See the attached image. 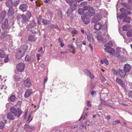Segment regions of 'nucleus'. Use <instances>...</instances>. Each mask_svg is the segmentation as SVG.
<instances>
[{"label": "nucleus", "mask_w": 132, "mask_h": 132, "mask_svg": "<svg viewBox=\"0 0 132 132\" xmlns=\"http://www.w3.org/2000/svg\"><path fill=\"white\" fill-rule=\"evenodd\" d=\"M120 123V121L119 120H117L113 121L112 123V125H114Z\"/></svg>", "instance_id": "f704fd0d"}, {"label": "nucleus", "mask_w": 132, "mask_h": 132, "mask_svg": "<svg viewBox=\"0 0 132 132\" xmlns=\"http://www.w3.org/2000/svg\"><path fill=\"white\" fill-rule=\"evenodd\" d=\"M25 54V53L23 51L20 50L17 51L16 53L15 57L18 60L21 59Z\"/></svg>", "instance_id": "7ed1b4c3"}, {"label": "nucleus", "mask_w": 132, "mask_h": 132, "mask_svg": "<svg viewBox=\"0 0 132 132\" xmlns=\"http://www.w3.org/2000/svg\"><path fill=\"white\" fill-rule=\"evenodd\" d=\"M104 46L106 47L104 49V50L105 51L110 53V54L112 55L115 54L114 50L113 48L108 46L107 45V44H105L104 45Z\"/></svg>", "instance_id": "20e7f679"}, {"label": "nucleus", "mask_w": 132, "mask_h": 132, "mask_svg": "<svg viewBox=\"0 0 132 132\" xmlns=\"http://www.w3.org/2000/svg\"><path fill=\"white\" fill-rule=\"evenodd\" d=\"M128 96L129 98H132V91L129 92Z\"/></svg>", "instance_id": "58836bf2"}, {"label": "nucleus", "mask_w": 132, "mask_h": 132, "mask_svg": "<svg viewBox=\"0 0 132 132\" xmlns=\"http://www.w3.org/2000/svg\"><path fill=\"white\" fill-rule=\"evenodd\" d=\"M123 49L119 47H117L116 49L117 50V53L116 55V56L117 57V54H120V53L122 51V50H123Z\"/></svg>", "instance_id": "bb28decb"}, {"label": "nucleus", "mask_w": 132, "mask_h": 132, "mask_svg": "<svg viewBox=\"0 0 132 132\" xmlns=\"http://www.w3.org/2000/svg\"><path fill=\"white\" fill-rule=\"evenodd\" d=\"M127 35L128 37H130L132 36V30L131 29L127 33Z\"/></svg>", "instance_id": "cd10ccee"}, {"label": "nucleus", "mask_w": 132, "mask_h": 132, "mask_svg": "<svg viewBox=\"0 0 132 132\" xmlns=\"http://www.w3.org/2000/svg\"><path fill=\"white\" fill-rule=\"evenodd\" d=\"M77 1H75L73 3L70 4L71 8L73 10L75 9L77 5Z\"/></svg>", "instance_id": "f3484780"}, {"label": "nucleus", "mask_w": 132, "mask_h": 132, "mask_svg": "<svg viewBox=\"0 0 132 132\" xmlns=\"http://www.w3.org/2000/svg\"><path fill=\"white\" fill-rule=\"evenodd\" d=\"M71 33L73 34H76L78 33V31L77 30L75 29H73L72 30Z\"/></svg>", "instance_id": "c9c22d12"}, {"label": "nucleus", "mask_w": 132, "mask_h": 132, "mask_svg": "<svg viewBox=\"0 0 132 132\" xmlns=\"http://www.w3.org/2000/svg\"><path fill=\"white\" fill-rule=\"evenodd\" d=\"M85 72L87 73V76H89L91 79H93L94 78V76L88 70H86L85 71Z\"/></svg>", "instance_id": "aec40b11"}, {"label": "nucleus", "mask_w": 132, "mask_h": 132, "mask_svg": "<svg viewBox=\"0 0 132 132\" xmlns=\"http://www.w3.org/2000/svg\"><path fill=\"white\" fill-rule=\"evenodd\" d=\"M36 38H35L33 36L31 35L29 36L28 38V40L30 42H32L35 40Z\"/></svg>", "instance_id": "4be33fe9"}, {"label": "nucleus", "mask_w": 132, "mask_h": 132, "mask_svg": "<svg viewBox=\"0 0 132 132\" xmlns=\"http://www.w3.org/2000/svg\"><path fill=\"white\" fill-rule=\"evenodd\" d=\"M78 13L81 15L82 14L84 13L82 9L80 8L78 9Z\"/></svg>", "instance_id": "473e14b6"}, {"label": "nucleus", "mask_w": 132, "mask_h": 132, "mask_svg": "<svg viewBox=\"0 0 132 132\" xmlns=\"http://www.w3.org/2000/svg\"><path fill=\"white\" fill-rule=\"evenodd\" d=\"M26 15L27 16V18L28 19L30 18L32 16L31 13L30 12L28 11L27 12L26 14Z\"/></svg>", "instance_id": "7c9ffc66"}, {"label": "nucleus", "mask_w": 132, "mask_h": 132, "mask_svg": "<svg viewBox=\"0 0 132 132\" xmlns=\"http://www.w3.org/2000/svg\"><path fill=\"white\" fill-rule=\"evenodd\" d=\"M22 19L21 20V22L23 23H25L26 22L28 21V18L26 16L24 15H22Z\"/></svg>", "instance_id": "6ab92c4d"}, {"label": "nucleus", "mask_w": 132, "mask_h": 132, "mask_svg": "<svg viewBox=\"0 0 132 132\" xmlns=\"http://www.w3.org/2000/svg\"><path fill=\"white\" fill-rule=\"evenodd\" d=\"M61 43V45L62 47H63L64 45V43H62V42L60 43Z\"/></svg>", "instance_id": "052dcab7"}, {"label": "nucleus", "mask_w": 132, "mask_h": 132, "mask_svg": "<svg viewBox=\"0 0 132 132\" xmlns=\"http://www.w3.org/2000/svg\"><path fill=\"white\" fill-rule=\"evenodd\" d=\"M83 9L85 11L88 10L85 14L87 16L91 17L93 16L95 14V11L92 7L85 6L83 7Z\"/></svg>", "instance_id": "f257e3e1"}, {"label": "nucleus", "mask_w": 132, "mask_h": 132, "mask_svg": "<svg viewBox=\"0 0 132 132\" xmlns=\"http://www.w3.org/2000/svg\"><path fill=\"white\" fill-rule=\"evenodd\" d=\"M42 22L44 24H46L47 23V22L46 20L44 19H43Z\"/></svg>", "instance_id": "a18cd8bd"}, {"label": "nucleus", "mask_w": 132, "mask_h": 132, "mask_svg": "<svg viewBox=\"0 0 132 132\" xmlns=\"http://www.w3.org/2000/svg\"><path fill=\"white\" fill-rule=\"evenodd\" d=\"M15 96L13 95H11L10 97L8 99V101H10L11 102H13L14 101L15 99Z\"/></svg>", "instance_id": "5701e85b"}, {"label": "nucleus", "mask_w": 132, "mask_h": 132, "mask_svg": "<svg viewBox=\"0 0 132 132\" xmlns=\"http://www.w3.org/2000/svg\"><path fill=\"white\" fill-rule=\"evenodd\" d=\"M102 27V25L101 23L98 22L95 24L94 28L96 30H100Z\"/></svg>", "instance_id": "9d476101"}, {"label": "nucleus", "mask_w": 132, "mask_h": 132, "mask_svg": "<svg viewBox=\"0 0 132 132\" xmlns=\"http://www.w3.org/2000/svg\"><path fill=\"white\" fill-rule=\"evenodd\" d=\"M12 114L11 113H9L7 114V118L10 120H13L15 119V118L12 115Z\"/></svg>", "instance_id": "dca6fc26"}, {"label": "nucleus", "mask_w": 132, "mask_h": 132, "mask_svg": "<svg viewBox=\"0 0 132 132\" xmlns=\"http://www.w3.org/2000/svg\"><path fill=\"white\" fill-rule=\"evenodd\" d=\"M82 43L83 45H85L86 44V42L85 41L82 42Z\"/></svg>", "instance_id": "69168bd1"}, {"label": "nucleus", "mask_w": 132, "mask_h": 132, "mask_svg": "<svg viewBox=\"0 0 132 132\" xmlns=\"http://www.w3.org/2000/svg\"><path fill=\"white\" fill-rule=\"evenodd\" d=\"M130 29V27L128 25H126L124 26L122 28V29L124 31H126Z\"/></svg>", "instance_id": "393cba45"}, {"label": "nucleus", "mask_w": 132, "mask_h": 132, "mask_svg": "<svg viewBox=\"0 0 132 132\" xmlns=\"http://www.w3.org/2000/svg\"><path fill=\"white\" fill-rule=\"evenodd\" d=\"M130 18L129 17H126L124 18L123 19V21L126 22L128 23L130 22Z\"/></svg>", "instance_id": "b1692460"}, {"label": "nucleus", "mask_w": 132, "mask_h": 132, "mask_svg": "<svg viewBox=\"0 0 132 132\" xmlns=\"http://www.w3.org/2000/svg\"><path fill=\"white\" fill-rule=\"evenodd\" d=\"M121 86L123 87H124L125 86V84L123 83V82H122V83L121 84H120Z\"/></svg>", "instance_id": "4d7b16f0"}, {"label": "nucleus", "mask_w": 132, "mask_h": 132, "mask_svg": "<svg viewBox=\"0 0 132 132\" xmlns=\"http://www.w3.org/2000/svg\"><path fill=\"white\" fill-rule=\"evenodd\" d=\"M106 119L108 120H109L110 119V116H108L106 117Z\"/></svg>", "instance_id": "6e6d98bb"}, {"label": "nucleus", "mask_w": 132, "mask_h": 132, "mask_svg": "<svg viewBox=\"0 0 132 132\" xmlns=\"http://www.w3.org/2000/svg\"><path fill=\"white\" fill-rule=\"evenodd\" d=\"M106 44H107V45H108L109 47H110L112 45V43L111 41L107 43Z\"/></svg>", "instance_id": "4c0bfd02"}, {"label": "nucleus", "mask_w": 132, "mask_h": 132, "mask_svg": "<svg viewBox=\"0 0 132 132\" xmlns=\"http://www.w3.org/2000/svg\"><path fill=\"white\" fill-rule=\"evenodd\" d=\"M6 4L8 7H12L13 4L12 1L11 0H8L6 3Z\"/></svg>", "instance_id": "a211bd4d"}, {"label": "nucleus", "mask_w": 132, "mask_h": 132, "mask_svg": "<svg viewBox=\"0 0 132 132\" xmlns=\"http://www.w3.org/2000/svg\"><path fill=\"white\" fill-rule=\"evenodd\" d=\"M130 66L128 64H125L124 67V69L125 71L126 72H128L130 70Z\"/></svg>", "instance_id": "2eb2a0df"}, {"label": "nucleus", "mask_w": 132, "mask_h": 132, "mask_svg": "<svg viewBox=\"0 0 132 132\" xmlns=\"http://www.w3.org/2000/svg\"><path fill=\"white\" fill-rule=\"evenodd\" d=\"M120 10L121 12H123L125 11V9L123 8H122L120 9Z\"/></svg>", "instance_id": "13d9d810"}, {"label": "nucleus", "mask_w": 132, "mask_h": 132, "mask_svg": "<svg viewBox=\"0 0 132 132\" xmlns=\"http://www.w3.org/2000/svg\"><path fill=\"white\" fill-rule=\"evenodd\" d=\"M90 17L87 16L86 15V14L85 15L81 17L82 20L83 21L85 24H87L90 21V20L89 19V18Z\"/></svg>", "instance_id": "423d86ee"}, {"label": "nucleus", "mask_w": 132, "mask_h": 132, "mask_svg": "<svg viewBox=\"0 0 132 132\" xmlns=\"http://www.w3.org/2000/svg\"><path fill=\"white\" fill-rule=\"evenodd\" d=\"M87 39L89 42H93V39L91 36H87Z\"/></svg>", "instance_id": "2f4dec72"}, {"label": "nucleus", "mask_w": 132, "mask_h": 132, "mask_svg": "<svg viewBox=\"0 0 132 132\" xmlns=\"http://www.w3.org/2000/svg\"><path fill=\"white\" fill-rule=\"evenodd\" d=\"M11 112L15 116L18 118L19 117L22 113V111L20 109L18 108L16 109L15 108L13 107L10 109Z\"/></svg>", "instance_id": "f03ea898"}, {"label": "nucleus", "mask_w": 132, "mask_h": 132, "mask_svg": "<svg viewBox=\"0 0 132 132\" xmlns=\"http://www.w3.org/2000/svg\"><path fill=\"white\" fill-rule=\"evenodd\" d=\"M42 50H43L42 48V47H40V48H39V51H38V52H40L41 51H42Z\"/></svg>", "instance_id": "680f3d73"}, {"label": "nucleus", "mask_w": 132, "mask_h": 132, "mask_svg": "<svg viewBox=\"0 0 132 132\" xmlns=\"http://www.w3.org/2000/svg\"><path fill=\"white\" fill-rule=\"evenodd\" d=\"M9 61V59L8 57L5 58L4 60V61L5 62H7Z\"/></svg>", "instance_id": "864d4df0"}, {"label": "nucleus", "mask_w": 132, "mask_h": 132, "mask_svg": "<svg viewBox=\"0 0 132 132\" xmlns=\"http://www.w3.org/2000/svg\"><path fill=\"white\" fill-rule=\"evenodd\" d=\"M2 28L4 30H6L9 28L7 20H5L2 25Z\"/></svg>", "instance_id": "6e6552de"}, {"label": "nucleus", "mask_w": 132, "mask_h": 132, "mask_svg": "<svg viewBox=\"0 0 132 132\" xmlns=\"http://www.w3.org/2000/svg\"><path fill=\"white\" fill-rule=\"evenodd\" d=\"M6 13L5 11H3L0 15V23H1L5 17Z\"/></svg>", "instance_id": "4468645a"}, {"label": "nucleus", "mask_w": 132, "mask_h": 132, "mask_svg": "<svg viewBox=\"0 0 132 132\" xmlns=\"http://www.w3.org/2000/svg\"><path fill=\"white\" fill-rule=\"evenodd\" d=\"M69 46L71 48H73V47L72 45H69Z\"/></svg>", "instance_id": "0e129e2a"}, {"label": "nucleus", "mask_w": 132, "mask_h": 132, "mask_svg": "<svg viewBox=\"0 0 132 132\" xmlns=\"http://www.w3.org/2000/svg\"><path fill=\"white\" fill-rule=\"evenodd\" d=\"M58 16H59L61 18H62V13L61 12H60L59 13H58Z\"/></svg>", "instance_id": "603ef678"}, {"label": "nucleus", "mask_w": 132, "mask_h": 132, "mask_svg": "<svg viewBox=\"0 0 132 132\" xmlns=\"http://www.w3.org/2000/svg\"><path fill=\"white\" fill-rule=\"evenodd\" d=\"M27 113H28V112H25V113L24 114V115L23 116V118H24V119H26V117L27 116Z\"/></svg>", "instance_id": "de8ad7c7"}, {"label": "nucleus", "mask_w": 132, "mask_h": 132, "mask_svg": "<svg viewBox=\"0 0 132 132\" xmlns=\"http://www.w3.org/2000/svg\"><path fill=\"white\" fill-rule=\"evenodd\" d=\"M59 53L62 54H64L67 53H68V52H67L66 51H65L64 52H60Z\"/></svg>", "instance_id": "49530a36"}, {"label": "nucleus", "mask_w": 132, "mask_h": 132, "mask_svg": "<svg viewBox=\"0 0 132 132\" xmlns=\"http://www.w3.org/2000/svg\"><path fill=\"white\" fill-rule=\"evenodd\" d=\"M77 125H75L74 126H71L70 128L71 129H73L75 128H76L77 127Z\"/></svg>", "instance_id": "37998d69"}, {"label": "nucleus", "mask_w": 132, "mask_h": 132, "mask_svg": "<svg viewBox=\"0 0 132 132\" xmlns=\"http://www.w3.org/2000/svg\"><path fill=\"white\" fill-rule=\"evenodd\" d=\"M89 46L91 50L92 51L93 50V49L91 44L90 43L89 44Z\"/></svg>", "instance_id": "3c124183"}, {"label": "nucleus", "mask_w": 132, "mask_h": 132, "mask_svg": "<svg viewBox=\"0 0 132 132\" xmlns=\"http://www.w3.org/2000/svg\"><path fill=\"white\" fill-rule=\"evenodd\" d=\"M73 10H72V9L71 8L70 9H69L68 10L67 12V13L68 14H69L70 13L73 12Z\"/></svg>", "instance_id": "e433bc0d"}, {"label": "nucleus", "mask_w": 132, "mask_h": 132, "mask_svg": "<svg viewBox=\"0 0 132 132\" xmlns=\"http://www.w3.org/2000/svg\"><path fill=\"white\" fill-rule=\"evenodd\" d=\"M127 14H125V13H122L120 15V16L122 17H123L124 16H126Z\"/></svg>", "instance_id": "c03bdc74"}, {"label": "nucleus", "mask_w": 132, "mask_h": 132, "mask_svg": "<svg viewBox=\"0 0 132 132\" xmlns=\"http://www.w3.org/2000/svg\"><path fill=\"white\" fill-rule=\"evenodd\" d=\"M0 56L2 58H4L5 56V54L4 52L1 50H0Z\"/></svg>", "instance_id": "a878e982"}, {"label": "nucleus", "mask_w": 132, "mask_h": 132, "mask_svg": "<svg viewBox=\"0 0 132 132\" xmlns=\"http://www.w3.org/2000/svg\"><path fill=\"white\" fill-rule=\"evenodd\" d=\"M28 7L26 4H23L20 5L19 8L23 12H24L27 10Z\"/></svg>", "instance_id": "ddd939ff"}, {"label": "nucleus", "mask_w": 132, "mask_h": 132, "mask_svg": "<svg viewBox=\"0 0 132 132\" xmlns=\"http://www.w3.org/2000/svg\"><path fill=\"white\" fill-rule=\"evenodd\" d=\"M48 14H49L50 15H52L53 14V11H51L50 10H49L48 11Z\"/></svg>", "instance_id": "79ce46f5"}, {"label": "nucleus", "mask_w": 132, "mask_h": 132, "mask_svg": "<svg viewBox=\"0 0 132 132\" xmlns=\"http://www.w3.org/2000/svg\"><path fill=\"white\" fill-rule=\"evenodd\" d=\"M58 40L59 41L60 43H61V42H62V40H61V39H60V38H58Z\"/></svg>", "instance_id": "338daca9"}, {"label": "nucleus", "mask_w": 132, "mask_h": 132, "mask_svg": "<svg viewBox=\"0 0 132 132\" xmlns=\"http://www.w3.org/2000/svg\"><path fill=\"white\" fill-rule=\"evenodd\" d=\"M104 36V34H100L98 35L97 37V38L98 40L100 42L103 41V37Z\"/></svg>", "instance_id": "412c9836"}, {"label": "nucleus", "mask_w": 132, "mask_h": 132, "mask_svg": "<svg viewBox=\"0 0 132 132\" xmlns=\"http://www.w3.org/2000/svg\"><path fill=\"white\" fill-rule=\"evenodd\" d=\"M91 94L92 96H94L96 95V92L95 91H92L91 92Z\"/></svg>", "instance_id": "ea45409f"}, {"label": "nucleus", "mask_w": 132, "mask_h": 132, "mask_svg": "<svg viewBox=\"0 0 132 132\" xmlns=\"http://www.w3.org/2000/svg\"><path fill=\"white\" fill-rule=\"evenodd\" d=\"M31 114H32V113H31V112H30L29 113V117H28V121L29 120V119L30 118L31 115Z\"/></svg>", "instance_id": "8fccbe9b"}, {"label": "nucleus", "mask_w": 132, "mask_h": 132, "mask_svg": "<svg viewBox=\"0 0 132 132\" xmlns=\"http://www.w3.org/2000/svg\"><path fill=\"white\" fill-rule=\"evenodd\" d=\"M116 81L117 83L120 85L123 82L121 79H118V78L116 79Z\"/></svg>", "instance_id": "72a5a7b5"}, {"label": "nucleus", "mask_w": 132, "mask_h": 132, "mask_svg": "<svg viewBox=\"0 0 132 132\" xmlns=\"http://www.w3.org/2000/svg\"><path fill=\"white\" fill-rule=\"evenodd\" d=\"M81 32H82L83 34H84L85 33V32L84 30L83 29H81L80 30Z\"/></svg>", "instance_id": "bf43d9fd"}, {"label": "nucleus", "mask_w": 132, "mask_h": 132, "mask_svg": "<svg viewBox=\"0 0 132 132\" xmlns=\"http://www.w3.org/2000/svg\"><path fill=\"white\" fill-rule=\"evenodd\" d=\"M94 19H96V20H97V21H98L99 20L98 19H96V16H95L93 18Z\"/></svg>", "instance_id": "774afa93"}, {"label": "nucleus", "mask_w": 132, "mask_h": 132, "mask_svg": "<svg viewBox=\"0 0 132 132\" xmlns=\"http://www.w3.org/2000/svg\"><path fill=\"white\" fill-rule=\"evenodd\" d=\"M25 60L26 61L29 62H32L34 61L35 60V56L33 55H31L29 56L28 55L26 56Z\"/></svg>", "instance_id": "0eeeda50"}, {"label": "nucleus", "mask_w": 132, "mask_h": 132, "mask_svg": "<svg viewBox=\"0 0 132 132\" xmlns=\"http://www.w3.org/2000/svg\"><path fill=\"white\" fill-rule=\"evenodd\" d=\"M67 2L69 3H70L73 2V0H66Z\"/></svg>", "instance_id": "09e8293b"}, {"label": "nucleus", "mask_w": 132, "mask_h": 132, "mask_svg": "<svg viewBox=\"0 0 132 132\" xmlns=\"http://www.w3.org/2000/svg\"><path fill=\"white\" fill-rule=\"evenodd\" d=\"M91 102L90 101H87V105L88 107H90L91 104H90Z\"/></svg>", "instance_id": "a19ab883"}, {"label": "nucleus", "mask_w": 132, "mask_h": 132, "mask_svg": "<svg viewBox=\"0 0 132 132\" xmlns=\"http://www.w3.org/2000/svg\"><path fill=\"white\" fill-rule=\"evenodd\" d=\"M20 2L19 0H16V4H18Z\"/></svg>", "instance_id": "e2e57ef3"}, {"label": "nucleus", "mask_w": 132, "mask_h": 132, "mask_svg": "<svg viewBox=\"0 0 132 132\" xmlns=\"http://www.w3.org/2000/svg\"><path fill=\"white\" fill-rule=\"evenodd\" d=\"M100 62L102 64H103L104 63L106 65H108L109 64L108 61L106 59H104L103 60H101Z\"/></svg>", "instance_id": "c85d7f7f"}, {"label": "nucleus", "mask_w": 132, "mask_h": 132, "mask_svg": "<svg viewBox=\"0 0 132 132\" xmlns=\"http://www.w3.org/2000/svg\"><path fill=\"white\" fill-rule=\"evenodd\" d=\"M25 64L21 62L18 64L16 66V68L18 71L22 72L24 68Z\"/></svg>", "instance_id": "39448f33"}, {"label": "nucleus", "mask_w": 132, "mask_h": 132, "mask_svg": "<svg viewBox=\"0 0 132 132\" xmlns=\"http://www.w3.org/2000/svg\"><path fill=\"white\" fill-rule=\"evenodd\" d=\"M23 83L25 86L28 87H29L31 85L30 79H27L24 80Z\"/></svg>", "instance_id": "f8f14e48"}, {"label": "nucleus", "mask_w": 132, "mask_h": 132, "mask_svg": "<svg viewBox=\"0 0 132 132\" xmlns=\"http://www.w3.org/2000/svg\"><path fill=\"white\" fill-rule=\"evenodd\" d=\"M83 127H84L83 125V124H82L79 127L80 129H82Z\"/></svg>", "instance_id": "5fc2aeb1"}, {"label": "nucleus", "mask_w": 132, "mask_h": 132, "mask_svg": "<svg viewBox=\"0 0 132 132\" xmlns=\"http://www.w3.org/2000/svg\"><path fill=\"white\" fill-rule=\"evenodd\" d=\"M32 91L31 89H28L25 92L24 94V97L25 98L28 97L32 93Z\"/></svg>", "instance_id": "1a4fd4ad"}, {"label": "nucleus", "mask_w": 132, "mask_h": 132, "mask_svg": "<svg viewBox=\"0 0 132 132\" xmlns=\"http://www.w3.org/2000/svg\"><path fill=\"white\" fill-rule=\"evenodd\" d=\"M5 123L2 121L0 122V129H3L4 127Z\"/></svg>", "instance_id": "c756f323"}, {"label": "nucleus", "mask_w": 132, "mask_h": 132, "mask_svg": "<svg viewBox=\"0 0 132 132\" xmlns=\"http://www.w3.org/2000/svg\"><path fill=\"white\" fill-rule=\"evenodd\" d=\"M118 71L119 73V74L121 78H124L126 75V72L125 71L123 70H121L118 69Z\"/></svg>", "instance_id": "9b49d317"}]
</instances>
